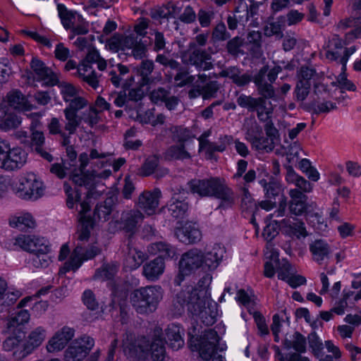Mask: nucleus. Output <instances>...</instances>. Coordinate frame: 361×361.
Segmentation results:
<instances>
[{
  "label": "nucleus",
  "mask_w": 361,
  "mask_h": 361,
  "mask_svg": "<svg viewBox=\"0 0 361 361\" xmlns=\"http://www.w3.org/2000/svg\"><path fill=\"white\" fill-rule=\"evenodd\" d=\"M312 259L319 264L329 259L331 254L330 245L324 239H315L309 245Z\"/></svg>",
  "instance_id": "nucleus-26"
},
{
  "label": "nucleus",
  "mask_w": 361,
  "mask_h": 361,
  "mask_svg": "<svg viewBox=\"0 0 361 361\" xmlns=\"http://www.w3.org/2000/svg\"><path fill=\"white\" fill-rule=\"evenodd\" d=\"M149 339L145 336L135 338V335L126 332L123 335L122 348L124 354L130 357H135L142 353H147Z\"/></svg>",
  "instance_id": "nucleus-14"
},
{
  "label": "nucleus",
  "mask_w": 361,
  "mask_h": 361,
  "mask_svg": "<svg viewBox=\"0 0 361 361\" xmlns=\"http://www.w3.org/2000/svg\"><path fill=\"white\" fill-rule=\"evenodd\" d=\"M332 85L337 86L341 92H343L345 90L349 91H355L356 87L353 82L348 80L345 74L341 73L336 78L335 82H331Z\"/></svg>",
  "instance_id": "nucleus-59"
},
{
  "label": "nucleus",
  "mask_w": 361,
  "mask_h": 361,
  "mask_svg": "<svg viewBox=\"0 0 361 361\" xmlns=\"http://www.w3.org/2000/svg\"><path fill=\"white\" fill-rule=\"evenodd\" d=\"M160 197L161 191L159 189L144 191L139 195L137 205L148 215L153 214L159 205Z\"/></svg>",
  "instance_id": "nucleus-20"
},
{
  "label": "nucleus",
  "mask_w": 361,
  "mask_h": 361,
  "mask_svg": "<svg viewBox=\"0 0 361 361\" xmlns=\"http://www.w3.org/2000/svg\"><path fill=\"white\" fill-rule=\"evenodd\" d=\"M307 339L313 355L319 361H334L333 356L325 355L323 343L315 331L310 333L307 336Z\"/></svg>",
  "instance_id": "nucleus-34"
},
{
  "label": "nucleus",
  "mask_w": 361,
  "mask_h": 361,
  "mask_svg": "<svg viewBox=\"0 0 361 361\" xmlns=\"http://www.w3.org/2000/svg\"><path fill=\"white\" fill-rule=\"evenodd\" d=\"M165 262L156 257L143 265L142 274L149 281H157L164 271Z\"/></svg>",
  "instance_id": "nucleus-30"
},
{
  "label": "nucleus",
  "mask_w": 361,
  "mask_h": 361,
  "mask_svg": "<svg viewBox=\"0 0 361 361\" xmlns=\"http://www.w3.org/2000/svg\"><path fill=\"white\" fill-rule=\"evenodd\" d=\"M188 185L192 193H197L200 197H215L220 199L221 202L219 208L231 207L234 204V192L225 181L219 178L192 179Z\"/></svg>",
  "instance_id": "nucleus-2"
},
{
  "label": "nucleus",
  "mask_w": 361,
  "mask_h": 361,
  "mask_svg": "<svg viewBox=\"0 0 361 361\" xmlns=\"http://www.w3.org/2000/svg\"><path fill=\"white\" fill-rule=\"evenodd\" d=\"M283 345L288 350L293 348L296 351L295 353L300 355L301 353L306 352V338L300 332L295 331L290 339L286 338L284 340Z\"/></svg>",
  "instance_id": "nucleus-37"
},
{
  "label": "nucleus",
  "mask_w": 361,
  "mask_h": 361,
  "mask_svg": "<svg viewBox=\"0 0 361 361\" xmlns=\"http://www.w3.org/2000/svg\"><path fill=\"white\" fill-rule=\"evenodd\" d=\"M156 62L160 63L165 68L176 71L180 68L181 64L176 60L164 54H158L156 57Z\"/></svg>",
  "instance_id": "nucleus-64"
},
{
  "label": "nucleus",
  "mask_w": 361,
  "mask_h": 361,
  "mask_svg": "<svg viewBox=\"0 0 361 361\" xmlns=\"http://www.w3.org/2000/svg\"><path fill=\"white\" fill-rule=\"evenodd\" d=\"M172 140L178 144H185L193 137L192 132L185 128L175 126L171 128Z\"/></svg>",
  "instance_id": "nucleus-49"
},
{
  "label": "nucleus",
  "mask_w": 361,
  "mask_h": 361,
  "mask_svg": "<svg viewBox=\"0 0 361 361\" xmlns=\"http://www.w3.org/2000/svg\"><path fill=\"white\" fill-rule=\"evenodd\" d=\"M89 199L83 200L80 202V209L79 211V221L81 223V228L78 232V239L80 241H87L90 235L91 229L94 226V220L87 213L90 210Z\"/></svg>",
  "instance_id": "nucleus-19"
},
{
  "label": "nucleus",
  "mask_w": 361,
  "mask_h": 361,
  "mask_svg": "<svg viewBox=\"0 0 361 361\" xmlns=\"http://www.w3.org/2000/svg\"><path fill=\"white\" fill-rule=\"evenodd\" d=\"M266 68H264L258 73L255 75L254 83L257 92L259 95L258 102L255 106V111L261 122H265L271 119L274 109L271 102L267 99H275L276 94L275 89L270 83L266 81Z\"/></svg>",
  "instance_id": "nucleus-4"
},
{
  "label": "nucleus",
  "mask_w": 361,
  "mask_h": 361,
  "mask_svg": "<svg viewBox=\"0 0 361 361\" xmlns=\"http://www.w3.org/2000/svg\"><path fill=\"white\" fill-rule=\"evenodd\" d=\"M116 197L115 196L109 197L104 201L99 202L94 209V216L92 218L94 222L97 219L103 220L104 221H107L116 205Z\"/></svg>",
  "instance_id": "nucleus-32"
},
{
  "label": "nucleus",
  "mask_w": 361,
  "mask_h": 361,
  "mask_svg": "<svg viewBox=\"0 0 361 361\" xmlns=\"http://www.w3.org/2000/svg\"><path fill=\"white\" fill-rule=\"evenodd\" d=\"M26 162V154L20 148H13L0 157V167L8 171L21 168Z\"/></svg>",
  "instance_id": "nucleus-17"
},
{
  "label": "nucleus",
  "mask_w": 361,
  "mask_h": 361,
  "mask_svg": "<svg viewBox=\"0 0 361 361\" xmlns=\"http://www.w3.org/2000/svg\"><path fill=\"white\" fill-rule=\"evenodd\" d=\"M16 245L32 253H48L50 250L48 241L36 235H21L16 238Z\"/></svg>",
  "instance_id": "nucleus-15"
},
{
  "label": "nucleus",
  "mask_w": 361,
  "mask_h": 361,
  "mask_svg": "<svg viewBox=\"0 0 361 361\" xmlns=\"http://www.w3.org/2000/svg\"><path fill=\"white\" fill-rule=\"evenodd\" d=\"M203 254L201 250L193 248L183 253L179 261L178 273L173 280L176 286H180L186 276L202 267Z\"/></svg>",
  "instance_id": "nucleus-8"
},
{
  "label": "nucleus",
  "mask_w": 361,
  "mask_h": 361,
  "mask_svg": "<svg viewBox=\"0 0 361 361\" xmlns=\"http://www.w3.org/2000/svg\"><path fill=\"white\" fill-rule=\"evenodd\" d=\"M326 48L328 49L325 54L326 59L331 61H338L340 54L337 50L343 48L342 39L338 35H333L331 39H329Z\"/></svg>",
  "instance_id": "nucleus-42"
},
{
  "label": "nucleus",
  "mask_w": 361,
  "mask_h": 361,
  "mask_svg": "<svg viewBox=\"0 0 361 361\" xmlns=\"http://www.w3.org/2000/svg\"><path fill=\"white\" fill-rule=\"evenodd\" d=\"M259 184L264 188L266 198H271L276 200V197L280 196L281 198L279 204L281 202H285L286 203V200L282 195L281 185L277 180L274 178H270L268 182L265 179H262L259 180Z\"/></svg>",
  "instance_id": "nucleus-35"
},
{
  "label": "nucleus",
  "mask_w": 361,
  "mask_h": 361,
  "mask_svg": "<svg viewBox=\"0 0 361 361\" xmlns=\"http://www.w3.org/2000/svg\"><path fill=\"white\" fill-rule=\"evenodd\" d=\"M115 67L116 69H112L108 73L109 80L115 87H119L122 85L125 77L129 73L130 69L121 63L115 65Z\"/></svg>",
  "instance_id": "nucleus-41"
},
{
  "label": "nucleus",
  "mask_w": 361,
  "mask_h": 361,
  "mask_svg": "<svg viewBox=\"0 0 361 361\" xmlns=\"http://www.w3.org/2000/svg\"><path fill=\"white\" fill-rule=\"evenodd\" d=\"M49 133L52 135H59L61 137V145H66L71 143L69 135L61 129V124L57 118H52L48 125Z\"/></svg>",
  "instance_id": "nucleus-47"
},
{
  "label": "nucleus",
  "mask_w": 361,
  "mask_h": 361,
  "mask_svg": "<svg viewBox=\"0 0 361 361\" xmlns=\"http://www.w3.org/2000/svg\"><path fill=\"white\" fill-rule=\"evenodd\" d=\"M185 306L188 307V313L197 323L196 325L192 323V326H197L200 329L199 322L205 326H212L215 323L218 314L216 303L208 302L206 306L205 299L201 298L197 289L185 288L177 293L173 301L176 313L181 315L185 312Z\"/></svg>",
  "instance_id": "nucleus-1"
},
{
  "label": "nucleus",
  "mask_w": 361,
  "mask_h": 361,
  "mask_svg": "<svg viewBox=\"0 0 361 361\" xmlns=\"http://www.w3.org/2000/svg\"><path fill=\"white\" fill-rule=\"evenodd\" d=\"M314 98L311 102H310V106L314 107L317 103L321 101H325L329 97V93L326 87L323 84H315L314 86Z\"/></svg>",
  "instance_id": "nucleus-58"
},
{
  "label": "nucleus",
  "mask_w": 361,
  "mask_h": 361,
  "mask_svg": "<svg viewBox=\"0 0 361 361\" xmlns=\"http://www.w3.org/2000/svg\"><path fill=\"white\" fill-rule=\"evenodd\" d=\"M10 225L12 227L18 228L20 230H25L26 228H32L35 226V221L32 216L29 214H24L18 217H14L10 221Z\"/></svg>",
  "instance_id": "nucleus-48"
},
{
  "label": "nucleus",
  "mask_w": 361,
  "mask_h": 361,
  "mask_svg": "<svg viewBox=\"0 0 361 361\" xmlns=\"http://www.w3.org/2000/svg\"><path fill=\"white\" fill-rule=\"evenodd\" d=\"M225 252V248L220 244L214 245L210 251L203 255L202 267H207L210 271L216 269Z\"/></svg>",
  "instance_id": "nucleus-31"
},
{
  "label": "nucleus",
  "mask_w": 361,
  "mask_h": 361,
  "mask_svg": "<svg viewBox=\"0 0 361 361\" xmlns=\"http://www.w3.org/2000/svg\"><path fill=\"white\" fill-rule=\"evenodd\" d=\"M22 118L16 114H8L0 121V128L9 131L17 128L21 123Z\"/></svg>",
  "instance_id": "nucleus-50"
},
{
  "label": "nucleus",
  "mask_w": 361,
  "mask_h": 361,
  "mask_svg": "<svg viewBox=\"0 0 361 361\" xmlns=\"http://www.w3.org/2000/svg\"><path fill=\"white\" fill-rule=\"evenodd\" d=\"M186 63L194 66L197 71H209L214 68L211 54L205 49L197 47L194 42L189 44Z\"/></svg>",
  "instance_id": "nucleus-11"
},
{
  "label": "nucleus",
  "mask_w": 361,
  "mask_h": 361,
  "mask_svg": "<svg viewBox=\"0 0 361 361\" xmlns=\"http://www.w3.org/2000/svg\"><path fill=\"white\" fill-rule=\"evenodd\" d=\"M251 145L252 148L259 152H270L274 149L276 143L262 134Z\"/></svg>",
  "instance_id": "nucleus-52"
},
{
  "label": "nucleus",
  "mask_w": 361,
  "mask_h": 361,
  "mask_svg": "<svg viewBox=\"0 0 361 361\" xmlns=\"http://www.w3.org/2000/svg\"><path fill=\"white\" fill-rule=\"evenodd\" d=\"M183 329L177 324H171L165 329L166 339L165 343L173 350H178L184 345V340L182 334Z\"/></svg>",
  "instance_id": "nucleus-29"
},
{
  "label": "nucleus",
  "mask_w": 361,
  "mask_h": 361,
  "mask_svg": "<svg viewBox=\"0 0 361 361\" xmlns=\"http://www.w3.org/2000/svg\"><path fill=\"white\" fill-rule=\"evenodd\" d=\"M219 84L217 81H209L202 86L203 92V99H208L216 97L218 90H219Z\"/></svg>",
  "instance_id": "nucleus-62"
},
{
  "label": "nucleus",
  "mask_w": 361,
  "mask_h": 361,
  "mask_svg": "<svg viewBox=\"0 0 361 361\" xmlns=\"http://www.w3.org/2000/svg\"><path fill=\"white\" fill-rule=\"evenodd\" d=\"M307 220L316 230L324 231L327 228L324 218L319 213H307Z\"/></svg>",
  "instance_id": "nucleus-60"
},
{
  "label": "nucleus",
  "mask_w": 361,
  "mask_h": 361,
  "mask_svg": "<svg viewBox=\"0 0 361 361\" xmlns=\"http://www.w3.org/2000/svg\"><path fill=\"white\" fill-rule=\"evenodd\" d=\"M57 10L63 27L66 30L71 29L72 25H74L73 20H75L76 12L68 10L66 6L62 4L57 5Z\"/></svg>",
  "instance_id": "nucleus-46"
},
{
  "label": "nucleus",
  "mask_w": 361,
  "mask_h": 361,
  "mask_svg": "<svg viewBox=\"0 0 361 361\" xmlns=\"http://www.w3.org/2000/svg\"><path fill=\"white\" fill-rule=\"evenodd\" d=\"M131 240H128V253L125 258L126 266L132 270L138 268L148 257L146 252H144L135 247L130 246Z\"/></svg>",
  "instance_id": "nucleus-33"
},
{
  "label": "nucleus",
  "mask_w": 361,
  "mask_h": 361,
  "mask_svg": "<svg viewBox=\"0 0 361 361\" xmlns=\"http://www.w3.org/2000/svg\"><path fill=\"white\" fill-rule=\"evenodd\" d=\"M199 333L200 329L194 325L188 329L190 345L198 350L200 357L202 360L205 361L212 360L214 357H216L217 345L220 337L217 332L212 329L205 330L204 334L198 339L195 337L198 336Z\"/></svg>",
  "instance_id": "nucleus-5"
},
{
  "label": "nucleus",
  "mask_w": 361,
  "mask_h": 361,
  "mask_svg": "<svg viewBox=\"0 0 361 361\" xmlns=\"http://www.w3.org/2000/svg\"><path fill=\"white\" fill-rule=\"evenodd\" d=\"M162 330L155 327L153 338L149 340V347L147 353L150 352L153 361H164L166 355L165 341L161 337Z\"/></svg>",
  "instance_id": "nucleus-23"
},
{
  "label": "nucleus",
  "mask_w": 361,
  "mask_h": 361,
  "mask_svg": "<svg viewBox=\"0 0 361 361\" xmlns=\"http://www.w3.org/2000/svg\"><path fill=\"white\" fill-rule=\"evenodd\" d=\"M276 271L278 278L283 281L286 280L290 274L295 272V270L293 269L289 262L286 259H282L281 261L278 260Z\"/></svg>",
  "instance_id": "nucleus-57"
},
{
  "label": "nucleus",
  "mask_w": 361,
  "mask_h": 361,
  "mask_svg": "<svg viewBox=\"0 0 361 361\" xmlns=\"http://www.w3.org/2000/svg\"><path fill=\"white\" fill-rule=\"evenodd\" d=\"M30 319V314L27 310H20L16 314L10 318L6 324L8 332L13 331H24V324Z\"/></svg>",
  "instance_id": "nucleus-36"
},
{
  "label": "nucleus",
  "mask_w": 361,
  "mask_h": 361,
  "mask_svg": "<svg viewBox=\"0 0 361 361\" xmlns=\"http://www.w3.org/2000/svg\"><path fill=\"white\" fill-rule=\"evenodd\" d=\"M154 69V63L152 60H142L140 63L136 66L137 74L141 77L140 85L148 86L155 84L161 80V77H153L151 75Z\"/></svg>",
  "instance_id": "nucleus-27"
},
{
  "label": "nucleus",
  "mask_w": 361,
  "mask_h": 361,
  "mask_svg": "<svg viewBox=\"0 0 361 361\" xmlns=\"http://www.w3.org/2000/svg\"><path fill=\"white\" fill-rule=\"evenodd\" d=\"M311 87V82H305V83L302 82H297L294 94L295 96L296 100L298 102H303L310 93V90Z\"/></svg>",
  "instance_id": "nucleus-61"
},
{
  "label": "nucleus",
  "mask_w": 361,
  "mask_h": 361,
  "mask_svg": "<svg viewBox=\"0 0 361 361\" xmlns=\"http://www.w3.org/2000/svg\"><path fill=\"white\" fill-rule=\"evenodd\" d=\"M66 123L64 128L68 131V135L71 137V135L75 133L77 128L80 125L82 121V116H79L77 114L71 112L68 110H63Z\"/></svg>",
  "instance_id": "nucleus-45"
},
{
  "label": "nucleus",
  "mask_w": 361,
  "mask_h": 361,
  "mask_svg": "<svg viewBox=\"0 0 361 361\" xmlns=\"http://www.w3.org/2000/svg\"><path fill=\"white\" fill-rule=\"evenodd\" d=\"M247 42L252 44L251 48L255 54L259 53L262 46V33L259 31H251L247 36Z\"/></svg>",
  "instance_id": "nucleus-63"
},
{
  "label": "nucleus",
  "mask_w": 361,
  "mask_h": 361,
  "mask_svg": "<svg viewBox=\"0 0 361 361\" xmlns=\"http://www.w3.org/2000/svg\"><path fill=\"white\" fill-rule=\"evenodd\" d=\"M163 297L159 286H148L135 289L130 293L129 299L135 312L140 314L154 312Z\"/></svg>",
  "instance_id": "nucleus-3"
},
{
  "label": "nucleus",
  "mask_w": 361,
  "mask_h": 361,
  "mask_svg": "<svg viewBox=\"0 0 361 361\" xmlns=\"http://www.w3.org/2000/svg\"><path fill=\"white\" fill-rule=\"evenodd\" d=\"M286 208V202H281L279 209L267 216L265 221L270 222L267 224L262 233L267 240L270 241L274 239L278 235L280 227L284 226V224L281 222V220L274 219L283 217L285 215Z\"/></svg>",
  "instance_id": "nucleus-16"
},
{
  "label": "nucleus",
  "mask_w": 361,
  "mask_h": 361,
  "mask_svg": "<svg viewBox=\"0 0 361 361\" xmlns=\"http://www.w3.org/2000/svg\"><path fill=\"white\" fill-rule=\"evenodd\" d=\"M9 336L3 343V348L6 351H11L20 345L21 341L25 337V333L24 331L20 330V331H13V332H8Z\"/></svg>",
  "instance_id": "nucleus-44"
},
{
  "label": "nucleus",
  "mask_w": 361,
  "mask_h": 361,
  "mask_svg": "<svg viewBox=\"0 0 361 361\" xmlns=\"http://www.w3.org/2000/svg\"><path fill=\"white\" fill-rule=\"evenodd\" d=\"M258 99L259 97H253L251 95L241 94L237 97L236 102L240 107L246 109L250 112H254Z\"/></svg>",
  "instance_id": "nucleus-56"
},
{
  "label": "nucleus",
  "mask_w": 361,
  "mask_h": 361,
  "mask_svg": "<svg viewBox=\"0 0 361 361\" xmlns=\"http://www.w3.org/2000/svg\"><path fill=\"white\" fill-rule=\"evenodd\" d=\"M89 155L84 152L80 154L79 161L80 166L78 169H74L70 174V180L77 186H84L87 189L86 198L90 199L94 197V176L92 171H85V168L89 163Z\"/></svg>",
  "instance_id": "nucleus-9"
},
{
  "label": "nucleus",
  "mask_w": 361,
  "mask_h": 361,
  "mask_svg": "<svg viewBox=\"0 0 361 361\" xmlns=\"http://www.w3.org/2000/svg\"><path fill=\"white\" fill-rule=\"evenodd\" d=\"M164 159L168 161L185 160L191 158L185 144H176L170 146L164 154Z\"/></svg>",
  "instance_id": "nucleus-38"
},
{
  "label": "nucleus",
  "mask_w": 361,
  "mask_h": 361,
  "mask_svg": "<svg viewBox=\"0 0 361 361\" xmlns=\"http://www.w3.org/2000/svg\"><path fill=\"white\" fill-rule=\"evenodd\" d=\"M175 235L180 242L185 244L196 243L202 237L197 226L192 222H186L182 227L177 228Z\"/></svg>",
  "instance_id": "nucleus-22"
},
{
  "label": "nucleus",
  "mask_w": 361,
  "mask_h": 361,
  "mask_svg": "<svg viewBox=\"0 0 361 361\" xmlns=\"http://www.w3.org/2000/svg\"><path fill=\"white\" fill-rule=\"evenodd\" d=\"M46 338V330L41 327H37L32 331L25 343L22 345V349L18 355L17 351L13 352V355L19 357H25L30 354L35 348H38Z\"/></svg>",
  "instance_id": "nucleus-18"
},
{
  "label": "nucleus",
  "mask_w": 361,
  "mask_h": 361,
  "mask_svg": "<svg viewBox=\"0 0 361 361\" xmlns=\"http://www.w3.org/2000/svg\"><path fill=\"white\" fill-rule=\"evenodd\" d=\"M117 272V267L115 264H104L97 269L94 278L95 279L110 280L114 278Z\"/></svg>",
  "instance_id": "nucleus-53"
},
{
  "label": "nucleus",
  "mask_w": 361,
  "mask_h": 361,
  "mask_svg": "<svg viewBox=\"0 0 361 361\" xmlns=\"http://www.w3.org/2000/svg\"><path fill=\"white\" fill-rule=\"evenodd\" d=\"M30 67L35 73L42 80H46L48 85L53 86L58 82L56 75L44 63L37 58H32Z\"/></svg>",
  "instance_id": "nucleus-28"
},
{
  "label": "nucleus",
  "mask_w": 361,
  "mask_h": 361,
  "mask_svg": "<svg viewBox=\"0 0 361 361\" xmlns=\"http://www.w3.org/2000/svg\"><path fill=\"white\" fill-rule=\"evenodd\" d=\"M94 63L97 64L99 71H104L107 65L106 61L100 56L97 50L92 49L88 51L85 58L78 66L75 75L78 76L90 87L96 90L99 87L103 75H97L95 71L92 69V63Z\"/></svg>",
  "instance_id": "nucleus-6"
},
{
  "label": "nucleus",
  "mask_w": 361,
  "mask_h": 361,
  "mask_svg": "<svg viewBox=\"0 0 361 361\" xmlns=\"http://www.w3.org/2000/svg\"><path fill=\"white\" fill-rule=\"evenodd\" d=\"M281 222L284 224V226L286 228V232L288 235L295 236L298 239L308 235L305 224L302 221H291L290 219H283Z\"/></svg>",
  "instance_id": "nucleus-39"
},
{
  "label": "nucleus",
  "mask_w": 361,
  "mask_h": 361,
  "mask_svg": "<svg viewBox=\"0 0 361 361\" xmlns=\"http://www.w3.org/2000/svg\"><path fill=\"white\" fill-rule=\"evenodd\" d=\"M152 248L156 251L162 259H176L178 257L177 249L172 245L165 242H158L152 245Z\"/></svg>",
  "instance_id": "nucleus-40"
},
{
  "label": "nucleus",
  "mask_w": 361,
  "mask_h": 361,
  "mask_svg": "<svg viewBox=\"0 0 361 361\" xmlns=\"http://www.w3.org/2000/svg\"><path fill=\"white\" fill-rule=\"evenodd\" d=\"M101 252V249L96 245H91L85 252L82 246L77 245L74 249L71 259L65 263L64 267L60 270L61 273H66L70 270H76L85 260L91 259Z\"/></svg>",
  "instance_id": "nucleus-13"
},
{
  "label": "nucleus",
  "mask_w": 361,
  "mask_h": 361,
  "mask_svg": "<svg viewBox=\"0 0 361 361\" xmlns=\"http://www.w3.org/2000/svg\"><path fill=\"white\" fill-rule=\"evenodd\" d=\"M178 194L176 193L172 197L169 204L167 206V210L171 216L175 219L183 218L188 209V204L183 200L188 192L183 189H177Z\"/></svg>",
  "instance_id": "nucleus-25"
},
{
  "label": "nucleus",
  "mask_w": 361,
  "mask_h": 361,
  "mask_svg": "<svg viewBox=\"0 0 361 361\" xmlns=\"http://www.w3.org/2000/svg\"><path fill=\"white\" fill-rule=\"evenodd\" d=\"M94 345V339L86 335L75 340L65 351V361H82Z\"/></svg>",
  "instance_id": "nucleus-12"
},
{
  "label": "nucleus",
  "mask_w": 361,
  "mask_h": 361,
  "mask_svg": "<svg viewBox=\"0 0 361 361\" xmlns=\"http://www.w3.org/2000/svg\"><path fill=\"white\" fill-rule=\"evenodd\" d=\"M74 329L63 326L49 340L47 348L50 353L60 351L74 336Z\"/></svg>",
  "instance_id": "nucleus-21"
},
{
  "label": "nucleus",
  "mask_w": 361,
  "mask_h": 361,
  "mask_svg": "<svg viewBox=\"0 0 361 361\" xmlns=\"http://www.w3.org/2000/svg\"><path fill=\"white\" fill-rule=\"evenodd\" d=\"M14 190L17 195L24 200H37L44 195L43 183L34 173H27L19 178Z\"/></svg>",
  "instance_id": "nucleus-10"
},
{
  "label": "nucleus",
  "mask_w": 361,
  "mask_h": 361,
  "mask_svg": "<svg viewBox=\"0 0 361 361\" xmlns=\"http://www.w3.org/2000/svg\"><path fill=\"white\" fill-rule=\"evenodd\" d=\"M7 100L9 106L15 109L28 110L30 105L28 104L27 99L23 95L20 91H13L8 94Z\"/></svg>",
  "instance_id": "nucleus-43"
},
{
  "label": "nucleus",
  "mask_w": 361,
  "mask_h": 361,
  "mask_svg": "<svg viewBox=\"0 0 361 361\" xmlns=\"http://www.w3.org/2000/svg\"><path fill=\"white\" fill-rule=\"evenodd\" d=\"M176 71L174 80L178 82V87H182L194 82L195 78L194 75H190L188 68L180 66V68Z\"/></svg>",
  "instance_id": "nucleus-51"
},
{
  "label": "nucleus",
  "mask_w": 361,
  "mask_h": 361,
  "mask_svg": "<svg viewBox=\"0 0 361 361\" xmlns=\"http://www.w3.org/2000/svg\"><path fill=\"white\" fill-rule=\"evenodd\" d=\"M144 217L139 209L125 210L121 214L119 219L109 223V230L111 233L123 231L128 240H131L138 231Z\"/></svg>",
  "instance_id": "nucleus-7"
},
{
  "label": "nucleus",
  "mask_w": 361,
  "mask_h": 361,
  "mask_svg": "<svg viewBox=\"0 0 361 361\" xmlns=\"http://www.w3.org/2000/svg\"><path fill=\"white\" fill-rule=\"evenodd\" d=\"M220 76L228 78L238 87H245L252 81L254 82L255 75L249 73H243V71L237 66H229L223 69L219 73Z\"/></svg>",
  "instance_id": "nucleus-24"
},
{
  "label": "nucleus",
  "mask_w": 361,
  "mask_h": 361,
  "mask_svg": "<svg viewBox=\"0 0 361 361\" xmlns=\"http://www.w3.org/2000/svg\"><path fill=\"white\" fill-rule=\"evenodd\" d=\"M244 44V39L240 37H235L228 41L226 44V50L228 53L233 57H238L240 54H244L242 47Z\"/></svg>",
  "instance_id": "nucleus-54"
},
{
  "label": "nucleus",
  "mask_w": 361,
  "mask_h": 361,
  "mask_svg": "<svg viewBox=\"0 0 361 361\" xmlns=\"http://www.w3.org/2000/svg\"><path fill=\"white\" fill-rule=\"evenodd\" d=\"M170 94V88L159 87L152 90L149 94V97L152 103L159 104H163Z\"/></svg>",
  "instance_id": "nucleus-55"
}]
</instances>
